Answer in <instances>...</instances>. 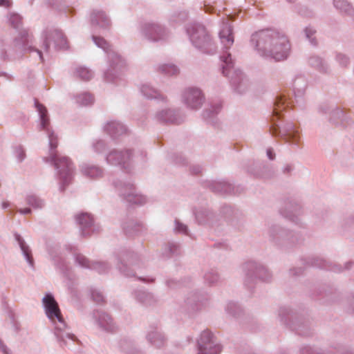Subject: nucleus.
I'll use <instances>...</instances> for the list:
<instances>
[{
  "mask_svg": "<svg viewBox=\"0 0 354 354\" xmlns=\"http://www.w3.org/2000/svg\"><path fill=\"white\" fill-rule=\"evenodd\" d=\"M308 82L304 75H298L292 82L295 100L283 93L279 94L274 100L272 115L270 121V132L273 136L279 137L298 148L300 145V133L296 125L292 122L284 123L282 120V111L286 108L296 104L303 109L305 104L304 95Z\"/></svg>",
  "mask_w": 354,
  "mask_h": 354,
  "instance_id": "obj_1",
  "label": "nucleus"
},
{
  "mask_svg": "<svg viewBox=\"0 0 354 354\" xmlns=\"http://www.w3.org/2000/svg\"><path fill=\"white\" fill-rule=\"evenodd\" d=\"M35 106L39 114V130L46 133L49 140L50 152L49 156L45 158L44 160L46 162H50L54 165L59 180V189L61 192H64L73 180L75 174L73 164L68 157L62 156L55 151L58 145V139L57 135L50 127V119L46 106L37 99H35Z\"/></svg>",
  "mask_w": 354,
  "mask_h": 354,
  "instance_id": "obj_2",
  "label": "nucleus"
},
{
  "mask_svg": "<svg viewBox=\"0 0 354 354\" xmlns=\"http://www.w3.org/2000/svg\"><path fill=\"white\" fill-rule=\"evenodd\" d=\"M250 44L259 56L275 62L286 60L291 50L287 35L273 28L262 29L252 33Z\"/></svg>",
  "mask_w": 354,
  "mask_h": 354,
  "instance_id": "obj_3",
  "label": "nucleus"
},
{
  "mask_svg": "<svg viewBox=\"0 0 354 354\" xmlns=\"http://www.w3.org/2000/svg\"><path fill=\"white\" fill-rule=\"evenodd\" d=\"M219 37L225 49L220 57L223 62L222 74L230 79V84L235 92L243 94L248 91L249 82L241 70L234 68L231 54L227 51L234 44L233 30L230 24L224 23L222 25L219 31Z\"/></svg>",
  "mask_w": 354,
  "mask_h": 354,
  "instance_id": "obj_4",
  "label": "nucleus"
},
{
  "mask_svg": "<svg viewBox=\"0 0 354 354\" xmlns=\"http://www.w3.org/2000/svg\"><path fill=\"white\" fill-rule=\"evenodd\" d=\"M42 304L48 318L54 325V335L59 346L71 348L74 345L78 344L80 340L66 325L54 296L50 293L46 294L42 299Z\"/></svg>",
  "mask_w": 354,
  "mask_h": 354,
  "instance_id": "obj_5",
  "label": "nucleus"
},
{
  "mask_svg": "<svg viewBox=\"0 0 354 354\" xmlns=\"http://www.w3.org/2000/svg\"><path fill=\"white\" fill-rule=\"evenodd\" d=\"M32 35L28 30L20 32L12 44H1L0 46V57L3 61H14L22 58L27 53H35L41 62L44 61L41 50L32 46Z\"/></svg>",
  "mask_w": 354,
  "mask_h": 354,
  "instance_id": "obj_6",
  "label": "nucleus"
},
{
  "mask_svg": "<svg viewBox=\"0 0 354 354\" xmlns=\"http://www.w3.org/2000/svg\"><path fill=\"white\" fill-rule=\"evenodd\" d=\"M268 241L277 248L287 251L301 244L304 237L301 234L290 230L279 225H272L268 230Z\"/></svg>",
  "mask_w": 354,
  "mask_h": 354,
  "instance_id": "obj_7",
  "label": "nucleus"
},
{
  "mask_svg": "<svg viewBox=\"0 0 354 354\" xmlns=\"http://www.w3.org/2000/svg\"><path fill=\"white\" fill-rule=\"evenodd\" d=\"M92 39L97 47L103 49L107 54L109 68L104 73V80L107 82H115L125 66L124 60L103 37L92 35Z\"/></svg>",
  "mask_w": 354,
  "mask_h": 354,
  "instance_id": "obj_8",
  "label": "nucleus"
},
{
  "mask_svg": "<svg viewBox=\"0 0 354 354\" xmlns=\"http://www.w3.org/2000/svg\"><path fill=\"white\" fill-rule=\"evenodd\" d=\"M186 32L192 44L201 53L213 55L217 52V46L206 28L201 24H188Z\"/></svg>",
  "mask_w": 354,
  "mask_h": 354,
  "instance_id": "obj_9",
  "label": "nucleus"
},
{
  "mask_svg": "<svg viewBox=\"0 0 354 354\" xmlns=\"http://www.w3.org/2000/svg\"><path fill=\"white\" fill-rule=\"evenodd\" d=\"M279 317L281 323L288 326L292 330L301 336L308 337L313 334V324L312 321L295 310L282 306L279 309Z\"/></svg>",
  "mask_w": 354,
  "mask_h": 354,
  "instance_id": "obj_10",
  "label": "nucleus"
},
{
  "mask_svg": "<svg viewBox=\"0 0 354 354\" xmlns=\"http://www.w3.org/2000/svg\"><path fill=\"white\" fill-rule=\"evenodd\" d=\"M114 258L117 270L127 277H136V270L145 266L143 258L140 254L126 248L115 252Z\"/></svg>",
  "mask_w": 354,
  "mask_h": 354,
  "instance_id": "obj_11",
  "label": "nucleus"
},
{
  "mask_svg": "<svg viewBox=\"0 0 354 354\" xmlns=\"http://www.w3.org/2000/svg\"><path fill=\"white\" fill-rule=\"evenodd\" d=\"M243 285L248 290H252L258 281L269 283L272 274L263 264L255 261H248L242 264Z\"/></svg>",
  "mask_w": 354,
  "mask_h": 354,
  "instance_id": "obj_12",
  "label": "nucleus"
},
{
  "mask_svg": "<svg viewBox=\"0 0 354 354\" xmlns=\"http://www.w3.org/2000/svg\"><path fill=\"white\" fill-rule=\"evenodd\" d=\"M113 185L120 197L126 202L140 205L146 203V197L143 195L138 194L136 187L131 182H126L118 179L113 180Z\"/></svg>",
  "mask_w": 354,
  "mask_h": 354,
  "instance_id": "obj_13",
  "label": "nucleus"
},
{
  "mask_svg": "<svg viewBox=\"0 0 354 354\" xmlns=\"http://www.w3.org/2000/svg\"><path fill=\"white\" fill-rule=\"evenodd\" d=\"M142 35L149 41L166 42L170 38L169 30L159 23H145L141 28Z\"/></svg>",
  "mask_w": 354,
  "mask_h": 354,
  "instance_id": "obj_14",
  "label": "nucleus"
},
{
  "mask_svg": "<svg viewBox=\"0 0 354 354\" xmlns=\"http://www.w3.org/2000/svg\"><path fill=\"white\" fill-rule=\"evenodd\" d=\"M197 348L198 354H219L222 346L209 330H205L197 339Z\"/></svg>",
  "mask_w": 354,
  "mask_h": 354,
  "instance_id": "obj_15",
  "label": "nucleus"
},
{
  "mask_svg": "<svg viewBox=\"0 0 354 354\" xmlns=\"http://www.w3.org/2000/svg\"><path fill=\"white\" fill-rule=\"evenodd\" d=\"M320 113L329 115V122L335 125H346L352 120L351 115L335 105L323 104L319 107Z\"/></svg>",
  "mask_w": 354,
  "mask_h": 354,
  "instance_id": "obj_16",
  "label": "nucleus"
},
{
  "mask_svg": "<svg viewBox=\"0 0 354 354\" xmlns=\"http://www.w3.org/2000/svg\"><path fill=\"white\" fill-rule=\"evenodd\" d=\"M304 264L308 266H313L325 270H329L335 272H341L344 270L351 269L354 263L348 261L342 267L341 265L331 263L317 256H309L302 259Z\"/></svg>",
  "mask_w": 354,
  "mask_h": 354,
  "instance_id": "obj_17",
  "label": "nucleus"
},
{
  "mask_svg": "<svg viewBox=\"0 0 354 354\" xmlns=\"http://www.w3.org/2000/svg\"><path fill=\"white\" fill-rule=\"evenodd\" d=\"M43 46L46 52H48L51 42L54 44L57 50L66 49L68 48L67 39L64 33L59 29H46L42 33Z\"/></svg>",
  "mask_w": 354,
  "mask_h": 354,
  "instance_id": "obj_18",
  "label": "nucleus"
},
{
  "mask_svg": "<svg viewBox=\"0 0 354 354\" xmlns=\"http://www.w3.org/2000/svg\"><path fill=\"white\" fill-rule=\"evenodd\" d=\"M193 214L196 222L198 225L208 226L217 229L220 226V218L218 216L207 207H199L193 209Z\"/></svg>",
  "mask_w": 354,
  "mask_h": 354,
  "instance_id": "obj_19",
  "label": "nucleus"
},
{
  "mask_svg": "<svg viewBox=\"0 0 354 354\" xmlns=\"http://www.w3.org/2000/svg\"><path fill=\"white\" fill-rule=\"evenodd\" d=\"M132 157L133 155L129 149H113L106 155V160L108 164L120 166L127 172H129Z\"/></svg>",
  "mask_w": 354,
  "mask_h": 354,
  "instance_id": "obj_20",
  "label": "nucleus"
},
{
  "mask_svg": "<svg viewBox=\"0 0 354 354\" xmlns=\"http://www.w3.org/2000/svg\"><path fill=\"white\" fill-rule=\"evenodd\" d=\"M183 102L192 110H198L205 102L202 91L196 87L186 88L182 93Z\"/></svg>",
  "mask_w": 354,
  "mask_h": 354,
  "instance_id": "obj_21",
  "label": "nucleus"
},
{
  "mask_svg": "<svg viewBox=\"0 0 354 354\" xmlns=\"http://www.w3.org/2000/svg\"><path fill=\"white\" fill-rule=\"evenodd\" d=\"M75 221L82 236H89L100 230V225L95 223L93 217L88 213L82 212L77 214Z\"/></svg>",
  "mask_w": 354,
  "mask_h": 354,
  "instance_id": "obj_22",
  "label": "nucleus"
},
{
  "mask_svg": "<svg viewBox=\"0 0 354 354\" xmlns=\"http://www.w3.org/2000/svg\"><path fill=\"white\" fill-rule=\"evenodd\" d=\"M207 297L198 291L190 292L185 300L187 313L193 315L201 310L207 304Z\"/></svg>",
  "mask_w": 354,
  "mask_h": 354,
  "instance_id": "obj_23",
  "label": "nucleus"
},
{
  "mask_svg": "<svg viewBox=\"0 0 354 354\" xmlns=\"http://www.w3.org/2000/svg\"><path fill=\"white\" fill-rule=\"evenodd\" d=\"M145 338L151 346L157 349L164 348L167 344V338L158 324L149 326Z\"/></svg>",
  "mask_w": 354,
  "mask_h": 354,
  "instance_id": "obj_24",
  "label": "nucleus"
},
{
  "mask_svg": "<svg viewBox=\"0 0 354 354\" xmlns=\"http://www.w3.org/2000/svg\"><path fill=\"white\" fill-rule=\"evenodd\" d=\"M75 263L84 268L94 270L99 274L106 273L111 268V265L106 261L91 262L88 258L81 254L75 255Z\"/></svg>",
  "mask_w": 354,
  "mask_h": 354,
  "instance_id": "obj_25",
  "label": "nucleus"
},
{
  "mask_svg": "<svg viewBox=\"0 0 354 354\" xmlns=\"http://www.w3.org/2000/svg\"><path fill=\"white\" fill-rule=\"evenodd\" d=\"M93 318L98 327L102 330L108 333L116 332L117 326L113 318L106 313L95 310L93 312Z\"/></svg>",
  "mask_w": 354,
  "mask_h": 354,
  "instance_id": "obj_26",
  "label": "nucleus"
},
{
  "mask_svg": "<svg viewBox=\"0 0 354 354\" xmlns=\"http://www.w3.org/2000/svg\"><path fill=\"white\" fill-rule=\"evenodd\" d=\"M154 119L160 123H170L178 124L183 121V117L178 109H165L158 111L154 115Z\"/></svg>",
  "mask_w": 354,
  "mask_h": 354,
  "instance_id": "obj_27",
  "label": "nucleus"
},
{
  "mask_svg": "<svg viewBox=\"0 0 354 354\" xmlns=\"http://www.w3.org/2000/svg\"><path fill=\"white\" fill-rule=\"evenodd\" d=\"M318 299L326 304H335L339 301L341 292L334 286L330 285H323L317 290Z\"/></svg>",
  "mask_w": 354,
  "mask_h": 354,
  "instance_id": "obj_28",
  "label": "nucleus"
},
{
  "mask_svg": "<svg viewBox=\"0 0 354 354\" xmlns=\"http://www.w3.org/2000/svg\"><path fill=\"white\" fill-rule=\"evenodd\" d=\"M208 187L213 192L219 194H236L243 189L240 186L234 187L225 180L209 182Z\"/></svg>",
  "mask_w": 354,
  "mask_h": 354,
  "instance_id": "obj_29",
  "label": "nucleus"
},
{
  "mask_svg": "<svg viewBox=\"0 0 354 354\" xmlns=\"http://www.w3.org/2000/svg\"><path fill=\"white\" fill-rule=\"evenodd\" d=\"M301 212V205L295 201L286 203L285 207L280 210L282 216L297 225L301 224L299 216Z\"/></svg>",
  "mask_w": 354,
  "mask_h": 354,
  "instance_id": "obj_30",
  "label": "nucleus"
},
{
  "mask_svg": "<svg viewBox=\"0 0 354 354\" xmlns=\"http://www.w3.org/2000/svg\"><path fill=\"white\" fill-rule=\"evenodd\" d=\"M90 21L94 28L109 30L111 25L109 17L102 10H93L90 15Z\"/></svg>",
  "mask_w": 354,
  "mask_h": 354,
  "instance_id": "obj_31",
  "label": "nucleus"
},
{
  "mask_svg": "<svg viewBox=\"0 0 354 354\" xmlns=\"http://www.w3.org/2000/svg\"><path fill=\"white\" fill-rule=\"evenodd\" d=\"M132 296L138 304L149 307L156 304L158 300L155 295L144 289H136L132 292Z\"/></svg>",
  "mask_w": 354,
  "mask_h": 354,
  "instance_id": "obj_32",
  "label": "nucleus"
},
{
  "mask_svg": "<svg viewBox=\"0 0 354 354\" xmlns=\"http://www.w3.org/2000/svg\"><path fill=\"white\" fill-rule=\"evenodd\" d=\"M118 348L124 354H145L140 349L134 339L124 337L121 338L118 343Z\"/></svg>",
  "mask_w": 354,
  "mask_h": 354,
  "instance_id": "obj_33",
  "label": "nucleus"
},
{
  "mask_svg": "<svg viewBox=\"0 0 354 354\" xmlns=\"http://www.w3.org/2000/svg\"><path fill=\"white\" fill-rule=\"evenodd\" d=\"M308 64L319 73L324 75L330 74V66L322 57L317 55H311L308 59Z\"/></svg>",
  "mask_w": 354,
  "mask_h": 354,
  "instance_id": "obj_34",
  "label": "nucleus"
},
{
  "mask_svg": "<svg viewBox=\"0 0 354 354\" xmlns=\"http://www.w3.org/2000/svg\"><path fill=\"white\" fill-rule=\"evenodd\" d=\"M104 130L113 139H116L127 131V127L122 123L115 120L108 122L104 127Z\"/></svg>",
  "mask_w": 354,
  "mask_h": 354,
  "instance_id": "obj_35",
  "label": "nucleus"
},
{
  "mask_svg": "<svg viewBox=\"0 0 354 354\" xmlns=\"http://www.w3.org/2000/svg\"><path fill=\"white\" fill-rule=\"evenodd\" d=\"M217 215L220 218L221 225L223 220L233 221L234 219L238 218L241 215V212L231 205H224L221 207L220 214Z\"/></svg>",
  "mask_w": 354,
  "mask_h": 354,
  "instance_id": "obj_36",
  "label": "nucleus"
},
{
  "mask_svg": "<svg viewBox=\"0 0 354 354\" xmlns=\"http://www.w3.org/2000/svg\"><path fill=\"white\" fill-rule=\"evenodd\" d=\"M140 92L143 96L149 100H156L164 102L167 99L166 96L150 84L147 83L142 84L140 87Z\"/></svg>",
  "mask_w": 354,
  "mask_h": 354,
  "instance_id": "obj_37",
  "label": "nucleus"
},
{
  "mask_svg": "<svg viewBox=\"0 0 354 354\" xmlns=\"http://www.w3.org/2000/svg\"><path fill=\"white\" fill-rule=\"evenodd\" d=\"M222 109L221 102H216L210 104L209 108L203 111V118L207 122L212 124L216 123V117Z\"/></svg>",
  "mask_w": 354,
  "mask_h": 354,
  "instance_id": "obj_38",
  "label": "nucleus"
},
{
  "mask_svg": "<svg viewBox=\"0 0 354 354\" xmlns=\"http://www.w3.org/2000/svg\"><path fill=\"white\" fill-rule=\"evenodd\" d=\"M269 167L262 163H253L247 168V172L256 178H268L270 175H268L267 172H270Z\"/></svg>",
  "mask_w": 354,
  "mask_h": 354,
  "instance_id": "obj_39",
  "label": "nucleus"
},
{
  "mask_svg": "<svg viewBox=\"0 0 354 354\" xmlns=\"http://www.w3.org/2000/svg\"><path fill=\"white\" fill-rule=\"evenodd\" d=\"M144 228L143 224L133 219H128L122 223V229L127 236L138 235Z\"/></svg>",
  "mask_w": 354,
  "mask_h": 354,
  "instance_id": "obj_40",
  "label": "nucleus"
},
{
  "mask_svg": "<svg viewBox=\"0 0 354 354\" xmlns=\"http://www.w3.org/2000/svg\"><path fill=\"white\" fill-rule=\"evenodd\" d=\"M14 236L16 241L18 243L19 246L22 252V254L24 258L26 259L27 263H28L29 266L34 268L35 262L32 255V251L30 249V247L27 245V243L22 238V236L18 233L15 232L14 234Z\"/></svg>",
  "mask_w": 354,
  "mask_h": 354,
  "instance_id": "obj_41",
  "label": "nucleus"
},
{
  "mask_svg": "<svg viewBox=\"0 0 354 354\" xmlns=\"http://www.w3.org/2000/svg\"><path fill=\"white\" fill-rule=\"evenodd\" d=\"M49 254L54 265L59 268L64 275H67L69 268L64 257L56 250H50Z\"/></svg>",
  "mask_w": 354,
  "mask_h": 354,
  "instance_id": "obj_42",
  "label": "nucleus"
},
{
  "mask_svg": "<svg viewBox=\"0 0 354 354\" xmlns=\"http://www.w3.org/2000/svg\"><path fill=\"white\" fill-rule=\"evenodd\" d=\"M80 169L83 175L93 179L100 178L103 174V169L101 167L86 163H83L80 166Z\"/></svg>",
  "mask_w": 354,
  "mask_h": 354,
  "instance_id": "obj_43",
  "label": "nucleus"
},
{
  "mask_svg": "<svg viewBox=\"0 0 354 354\" xmlns=\"http://www.w3.org/2000/svg\"><path fill=\"white\" fill-rule=\"evenodd\" d=\"M203 279L205 283L209 286H217L221 281V276L216 268H209L205 271Z\"/></svg>",
  "mask_w": 354,
  "mask_h": 354,
  "instance_id": "obj_44",
  "label": "nucleus"
},
{
  "mask_svg": "<svg viewBox=\"0 0 354 354\" xmlns=\"http://www.w3.org/2000/svg\"><path fill=\"white\" fill-rule=\"evenodd\" d=\"M333 4L341 13L349 17L354 15V8L347 0H333Z\"/></svg>",
  "mask_w": 354,
  "mask_h": 354,
  "instance_id": "obj_45",
  "label": "nucleus"
},
{
  "mask_svg": "<svg viewBox=\"0 0 354 354\" xmlns=\"http://www.w3.org/2000/svg\"><path fill=\"white\" fill-rule=\"evenodd\" d=\"M47 1L50 6L66 14L73 15L75 12V8L68 6L65 0H47Z\"/></svg>",
  "mask_w": 354,
  "mask_h": 354,
  "instance_id": "obj_46",
  "label": "nucleus"
},
{
  "mask_svg": "<svg viewBox=\"0 0 354 354\" xmlns=\"http://www.w3.org/2000/svg\"><path fill=\"white\" fill-rule=\"evenodd\" d=\"M75 102L81 106L91 105L94 102V97L88 92H82L75 96Z\"/></svg>",
  "mask_w": 354,
  "mask_h": 354,
  "instance_id": "obj_47",
  "label": "nucleus"
},
{
  "mask_svg": "<svg viewBox=\"0 0 354 354\" xmlns=\"http://www.w3.org/2000/svg\"><path fill=\"white\" fill-rule=\"evenodd\" d=\"M158 71L167 76H174L179 73V68L173 64H163L158 66Z\"/></svg>",
  "mask_w": 354,
  "mask_h": 354,
  "instance_id": "obj_48",
  "label": "nucleus"
},
{
  "mask_svg": "<svg viewBox=\"0 0 354 354\" xmlns=\"http://www.w3.org/2000/svg\"><path fill=\"white\" fill-rule=\"evenodd\" d=\"M225 311L230 316L237 317L241 314L242 308L237 303L230 301L226 304Z\"/></svg>",
  "mask_w": 354,
  "mask_h": 354,
  "instance_id": "obj_49",
  "label": "nucleus"
},
{
  "mask_svg": "<svg viewBox=\"0 0 354 354\" xmlns=\"http://www.w3.org/2000/svg\"><path fill=\"white\" fill-rule=\"evenodd\" d=\"M75 75L84 81H89L93 77V72L89 68L79 66L75 68Z\"/></svg>",
  "mask_w": 354,
  "mask_h": 354,
  "instance_id": "obj_50",
  "label": "nucleus"
},
{
  "mask_svg": "<svg viewBox=\"0 0 354 354\" xmlns=\"http://www.w3.org/2000/svg\"><path fill=\"white\" fill-rule=\"evenodd\" d=\"M188 13L185 10L174 11L169 17V21L172 24H180L187 20Z\"/></svg>",
  "mask_w": 354,
  "mask_h": 354,
  "instance_id": "obj_51",
  "label": "nucleus"
},
{
  "mask_svg": "<svg viewBox=\"0 0 354 354\" xmlns=\"http://www.w3.org/2000/svg\"><path fill=\"white\" fill-rule=\"evenodd\" d=\"M336 63L342 68H348L351 64L350 57L343 53L336 52L335 53Z\"/></svg>",
  "mask_w": 354,
  "mask_h": 354,
  "instance_id": "obj_52",
  "label": "nucleus"
},
{
  "mask_svg": "<svg viewBox=\"0 0 354 354\" xmlns=\"http://www.w3.org/2000/svg\"><path fill=\"white\" fill-rule=\"evenodd\" d=\"M180 253V246L177 243H168L165 248L164 254L167 257L177 256Z\"/></svg>",
  "mask_w": 354,
  "mask_h": 354,
  "instance_id": "obj_53",
  "label": "nucleus"
},
{
  "mask_svg": "<svg viewBox=\"0 0 354 354\" xmlns=\"http://www.w3.org/2000/svg\"><path fill=\"white\" fill-rule=\"evenodd\" d=\"M8 21L10 24L16 30L20 32L26 30L25 29H21L22 24V17L17 13L12 12L8 15Z\"/></svg>",
  "mask_w": 354,
  "mask_h": 354,
  "instance_id": "obj_54",
  "label": "nucleus"
},
{
  "mask_svg": "<svg viewBox=\"0 0 354 354\" xmlns=\"http://www.w3.org/2000/svg\"><path fill=\"white\" fill-rule=\"evenodd\" d=\"M26 201L28 205L35 209H41L44 205V201L34 194L28 195Z\"/></svg>",
  "mask_w": 354,
  "mask_h": 354,
  "instance_id": "obj_55",
  "label": "nucleus"
},
{
  "mask_svg": "<svg viewBox=\"0 0 354 354\" xmlns=\"http://www.w3.org/2000/svg\"><path fill=\"white\" fill-rule=\"evenodd\" d=\"M299 354H332L330 351H324L318 347L304 346L299 350Z\"/></svg>",
  "mask_w": 354,
  "mask_h": 354,
  "instance_id": "obj_56",
  "label": "nucleus"
},
{
  "mask_svg": "<svg viewBox=\"0 0 354 354\" xmlns=\"http://www.w3.org/2000/svg\"><path fill=\"white\" fill-rule=\"evenodd\" d=\"M174 231L175 233H179L185 235H189V229L187 225L182 223L180 220H174Z\"/></svg>",
  "mask_w": 354,
  "mask_h": 354,
  "instance_id": "obj_57",
  "label": "nucleus"
},
{
  "mask_svg": "<svg viewBox=\"0 0 354 354\" xmlns=\"http://www.w3.org/2000/svg\"><path fill=\"white\" fill-rule=\"evenodd\" d=\"M304 31L306 37L309 40L310 44L313 46H316L317 44L316 37L315 36L316 33V30L313 27L309 26H307Z\"/></svg>",
  "mask_w": 354,
  "mask_h": 354,
  "instance_id": "obj_58",
  "label": "nucleus"
},
{
  "mask_svg": "<svg viewBox=\"0 0 354 354\" xmlns=\"http://www.w3.org/2000/svg\"><path fill=\"white\" fill-rule=\"evenodd\" d=\"M91 298L95 303L98 304H103L104 302V297L101 291L97 289L93 288L91 290Z\"/></svg>",
  "mask_w": 354,
  "mask_h": 354,
  "instance_id": "obj_59",
  "label": "nucleus"
},
{
  "mask_svg": "<svg viewBox=\"0 0 354 354\" xmlns=\"http://www.w3.org/2000/svg\"><path fill=\"white\" fill-rule=\"evenodd\" d=\"M169 159L174 164L179 165H185L187 164V160L182 154L172 153L169 155Z\"/></svg>",
  "mask_w": 354,
  "mask_h": 354,
  "instance_id": "obj_60",
  "label": "nucleus"
},
{
  "mask_svg": "<svg viewBox=\"0 0 354 354\" xmlns=\"http://www.w3.org/2000/svg\"><path fill=\"white\" fill-rule=\"evenodd\" d=\"M93 149L97 153H103L106 149V143L104 140H97L93 145Z\"/></svg>",
  "mask_w": 354,
  "mask_h": 354,
  "instance_id": "obj_61",
  "label": "nucleus"
},
{
  "mask_svg": "<svg viewBox=\"0 0 354 354\" xmlns=\"http://www.w3.org/2000/svg\"><path fill=\"white\" fill-rule=\"evenodd\" d=\"M15 154L19 162H22L26 158L25 151L21 145H17L15 147Z\"/></svg>",
  "mask_w": 354,
  "mask_h": 354,
  "instance_id": "obj_62",
  "label": "nucleus"
},
{
  "mask_svg": "<svg viewBox=\"0 0 354 354\" xmlns=\"http://www.w3.org/2000/svg\"><path fill=\"white\" fill-rule=\"evenodd\" d=\"M342 227L346 230L354 228V214L348 216L344 220Z\"/></svg>",
  "mask_w": 354,
  "mask_h": 354,
  "instance_id": "obj_63",
  "label": "nucleus"
},
{
  "mask_svg": "<svg viewBox=\"0 0 354 354\" xmlns=\"http://www.w3.org/2000/svg\"><path fill=\"white\" fill-rule=\"evenodd\" d=\"M345 309L348 314L354 315V295L348 299Z\"/></svg>",
  "mask_w": 354,
  "mask_h": 354,
  "instance_id": "obj_64",
  "label": "nucleus"
}]
</instances>
